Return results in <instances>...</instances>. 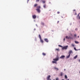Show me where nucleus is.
<instances>
[{
	"label": "nucleus",
	"mask_w": 80,
	"mask_h": 80,
	"mask_svg": "<svg viewBox=\"0 0 80 80\" xmlns=\"http://www.w3.org/2000/svg\"><path fill=\"white\" fill-rule=\"evenodd\" d=\"M53 60L54 61H52V63H55L56 64H57V61H58L59 58H57L54 59H53Z\"/></svg>",
	"instance_id": "1"
},
{
	"label": "nucleus",
	"mask_w": 80,
	"mask_h": 80,
	"mask_svg": "<svg viewBox=\"0 0 80 80\" xmlns=\"http://www.w3.org/2000/svg\"><path fill=\"white\" fill-rule=\"evenodd\" d=\"M68 46H64L62 48V50H67L68 48Z\"/></svg>",
	"instance_id": "2"
},
{
	"label": "nucleus",
	"mask_w": 80,
	"mask_h": 80,
	"mask_svg": "<svg viewBox=\"0 0 80 80\" xmlns=\"http://www.w3.org/2000/svg\"><path fill=\"white\" fill-rule=\"evenodd\" d=\"M51 77V76L50 75H49V76H48L47 77V80H51V79L50 78Z\"/></svg>",
	"instance_id": "3"
},
{
	"label": "nucleus",
	"mask_w": 80,
	"mask_h": 80,
	"mask_svg": "<svg viewBox=\"0 0 80 80\" xmlns=\"http://www.w3.org/2000/svg\"><path fill=\"white\" fill-rule=\"evenodd\" d=\"M32 17L34 19H35V18H37V16H36V15H33L32 16Z\"/></svg>",
	"instance_id": "4"
},
{
	"label": "nucleus",
	"mask_w": 80,
	"mask_h": 80,
	"mask_svg": "<svg viewBox=\"0 0 80 80\" xmlns=\"http://www.w3.org/2000/svg\"><path fill=\"white\" fill-rule=\"evenodd\" d=\"M44 41H45V42H48V39L47 38H45L44 39Z\"/></svg>",
	"instance_id": "5"
},
{
	"label": "nucleus",
	"mask_w": 80,
	"mask_h": 80,
	"mask_svg": "<svg viewBox=\"0 0 80 80\" xmlns=\"http://www.w3.org/2000/svg\"><path fill=\"white\" fill-rule=\"evenodd\" d=\"M36 10L38 12V13H40V10L39 9V8L36 9Z\"/></svg>",
	"instance_id": "6"
},
{
	"label": "nucleus",
	"mask_w": 80,
	"mask_h": 80,
	"mask_svg": "<svg viewBox=\"0 0 80 80\" xmlns=\"http://www.w3.org/2000/svg\"><path fill=\"white\" fill-rule=\"evenodd\" d=\"M65 56L62 55L60 57V58H65Z\"/></svg>",
	"instance_id": "7"
},
{
	"label": "nucleus",
	"mask_w": 80,
	"mask_h": 80,
	"mask_svg": "<svg viewBox=\"0 0 80 80\" xmlns=\"http://www.w3.org/2000/svg\"><path fill=\"white\" fill-rule=\"evenodd\" d=\"M40 42L42 43H43V41L42 39H40Z\"/></svg>",
	"instance_id": "8"
},
{
	"label": "nucleus",
	"mask_w": 80,
	"mask_h": 80,
	"mask_svg": "<svg viewBox=\"0 0 80 80\" xmlns=\"http://www.w3.org/2000/svg\"><path fill=\"white\" fill-rule=\"evenodd\" d=\"M70 54H69L68 56H67L66 58H70Z\"/></svg>",
	"instance_id": "9"
},
{
	"label": "nucleus",
	"mask_w": 80,
	"mask_h": 80,
	"mask_svg": "<svg viewBox=\"0 0 80 80\" xmlns=\"http://www.w3.org/2000/svg\"><path fill=\"white\" fill-rule=\"evenodd\" d=\"M63 72H61V73L60 74V76H63Z\"/></svg>",
	"instance_id": "10"
},
{
	"label": "nucleus",
	"mask_w": 80,
	"mask_h": 80,
	"mask_svg": "<svg viewBox=\"0 0 80 80\" xmlns=\"http://www.w3.org/2000/svg\"><path fill=\"white\" fill-rule=\"evenodd\" d=\"M38 38L40 39H42V38H41V36H40V34L38 35Z\"/></svg>",
	"instance_id": "11"
},
{
	"label": "nucleus",
	"mask_w": 80,
	"mask_h": 80,
	"mask_svg": "<svg viewBox=\"0 0 80 80\" xmlns=\"http://www.w3.org/2000/svg\"><path fill=\"white\" fill-rule=\"evenodd\" d=\"M41 1L43 3H45V1H43V0H41Z\"/></svg>",
	"instance_id": "12"
},
{
	"label": "nucleus",
	"mask_w": 80,
	"mask_h": 80,
	"mask_svg": "<svg viewBox=\"0 0 80 80\" xmlns=\"http://www.w3.org/2000/svg\"><path fill=\"white\" fill-rule=\"evenodd\" d=\"M54 69L56 70H58V68H57L54 67Z\"/></svg>",
	"instance_id": "13"
},
{
	"label": "nucleus",
	"mask_w": 80,
	"mask_h": 80,
	"mask_svg": "<svg viewBox=\"0 0 80 80\" xmlns=\"http://www.w3.org/2000/svg\"><path fill=\"white\" fill-rule=\"evenodd\" d=\"M72 53V51H70L69 52V54L70 55Z\"/></svg>",
	"instance_id": "14"
},
{
	"label": "nucleus",
	"mask_w": 80,
	"mask_h": 80,
	"mask_svg": "<svg viewBox=\"0 0 80 80\" xmlns=\"http://www.w3.org/2000/svg\"><path fill=\"white\" fill-rule=\"evenodd\" d=\"M37 5H38V4H35L34 5V7H37Z\"/></svg>",
	"instance_id": "15"
},
{
	"label": "nucleus",
	"mask_w": 80,
	"mask_h": 80,
	"mask_svg": "<svg viewBox=\"0 0 80 80\" xmlns=\"http://www.w3.org/2000/svg\"><path fill=\"white\" fill-rule=\"evenodd\" d=\"M78 57V55H76L74 57V59H76V58H77Z\"/></svg>",
	"instance_id": "16"
},
{
	"label": "nucleus",
	"mask_w": 80,
	"mask_h": 80,
	"mask_svg": "<svg viewBox=\"0 0 80 80\" xmlns=\"http://www.w3.org/2000/svg\"><path fill=\"white\" fill-rule=\"evenodd\" d=\"M65 79H67V78H68L67 76L66 75H65Z\"/></svg>",
	"instance_id": "17"
},
{
	"label": "nucleus",
	"mask_w": 80,
	"mask_h": 80,
	"mask_svg": "<svg viewBox=\"0 0 80 80\" xmlns=\"http://www.w3.org/2000/svg\"><path fill=\"white\" fill-rule=\"evenodd\" d=\"M43 7H44V8H46V4H45L43 6Z\"/></svg>",
	"instance_id": "18"
},
{
	"label": "nucleus",
	"mask_w": 80,
	"mask_h": 80,
	"mask_svg": "<svg viewBox=\"0 0 80 80\" xmlns=\"http://www.w3.org/2000/svg\"><path fill=\"white\" fill-rule=\"evenodd\" d=\"M42 54L44 56H45V55H46V54H45V53L43 52L42 53Z\"/></svg>",
	"instance_id": "19"
},
{
	"label": "nucleus",
	"mask_w": 80,
	"mask_h": 80,
	"mask_svg": "<svg viewBox=\"0 0 80 80\" xmlns=\"http://www.w3.org/2000/svg\"><path fill=\"white\" fill-rule=\"evenodd\" d=\"M56 51H58H58H59V48H58V49H55Z\"/></svg>",
	"instance_id": "20"
},
{
	"label": "nucleus",
	"mask_w": 80,
	"mask_h": 80,
	"mask_svg": "<svg viewBox=\"0 0 80 80\" xmlns=\"http://www.w3.org/2000/svg\"><path fill=\"white\" fill-rule=\"evenodd\" d=\"M41 24L42 25H44V23H43V22H41Z\"/></svg>",
	"instance_id": "21"
},
{
	"label": "nucleus",
	"mask_w": 80,
	"mask_h": 80,
	"mask_svg": "<svg viewBox=\"0 0 80 80\" xmlns=\"http://www.w3.org/2000/svg\"><path fill=\"white\" fill-rule=\"evenodd\" d=\"M74 48L75 50H76V51H78V50H77V49L76 48Z\"/></svg>",
	"instance_id": "22"
},
{
	"label": "nucleus",
	"mask_w": 80,
	"mask_h": 80,
	"mask_svg": "<svg viewBox=\"0 0 80 80\" xmlns=\"http://www.w3.org/2000/svg\"><path fill=\"white\" fill-rule=\"evenodd\" d=\"M66 38H68V39H69V37H68L67 36L66 37Z\"/></svg>",
	"instance_id": "23"
},
{
	"label": "nucleus",
	"mask_w": 80,
	"mask_h": 80,
	"mask_svg": "<svg viewBox=\"0 0 80 80\" xmlns=\"http://www.w3.org/2000/svg\"><path fill=\"white\" fill-rule=\"evenodd\" d=\"M38 8L39 9H40L41 7L40 6H39L38 7Z\"/></svg>",
	"instance_id": "24"
},
{
	"label": "nucleus",
	"mask_w": 80,
	"mask_h": 80,
	"mask_svg": "<svg viewBox=\"0 0 80 80\" xmlns=\"http://www.w3.org/2000/svg\"><path fill=\"white\" fill-rule=\"evenodd\" d=\"M39 1L40 0H36V2H39Z\"/></svg>",
	"instance_id": "25"
},
{
	"label": "nucleus",
	"mask_w": 80,
	"mask_h": 80,
	"mask_svg": "<svg viewBox=\"0 0 80 80\" xmlns=\"http://www.w3.org/2000/svg\"><path fill=\"white\" fill-rule=\"evenodd\" d=\"M75 43H78V42L77 41H75Z\"/></svg>",
	"instance_id": "26"
},
{
	"label": "nucleus",
	"mask_w": 80,
	"mask_h": 80,
	"mask_svg": "<svg viewBox=\"0 0 80 80\" xmlns=\"http://www.w3.org/2000/svg\"><path fill=\"white\" fill-rule=\"evenodd\" d=\"M59 79H58V78H56V80H58Z\"/></svg>",
	"instance_id": "27"
},
{
	"label": "nucleus",
	"mask_w": 80,
	"mask_h": 80,
	"mask_svg": "<svg viewBox=\"0 0 80 80\" xmlns=\"http://www.w3.org/2000/svg\"><path fill=\"white\" fill-rule=\"evenodd\" d=\"M72 47H74V44H72Z\"/></svg>",
	"instance_id": "28"
},
{
	"label": "nucleus",
	"mask_w": 80,
	"mask_h": 80,
	"mask_svg": "<svg viewBox=\"0 0 80 80\" xmlns=\"http://www.w3.org/2000/svg\"><path fill=\"white\" fill-rule=\"evenodd\" d=\"M59 47H62V46L60 45H58Z\"/></svg>",
	"instance_id": "29"
},
{
	"label": "nucleus",
	"mask_w": 80,
	"mask_h": 80,
	"mask_svg": "<svg viewBox=\"0 0 80 80\" xmlns=\"http://www.w3.org/2000/svg\"><path fill=\"white\" fill-rule=\"evenodd\" d=\"M57 13H58V14H59V13H60V12H58Z\"/></svg>",
	"instance_id": "30"
},
{
	"label": "nucleus",
	"mask_w": 80,
	"mask_h": 80,
	"mask_svg": "<svg viewBox=\"0 0 80 80\" xmlns=\"http://www.w3.org/2000/svg\"><path fill=\"white\" fill-rule=\"evenodd\" d=\"M76 36H77V35H76V34H74V36L75 37H76Z\"/></svg>",
	"instance_id": "31"
},
{
	"label": "nucleus",
	"mask_w": 80,
	"mask_h": 80,
	"mask_svg": "<svg viewBox=\"0 0 80 80\" xmlns=\"http://www.w3.org/2000/svg\"><path fill=\"white\" fill-rule=\"evenodd\" d=\"M76 30H78V29L76 28Z\"/></svg>",
	"instance_id": "32"
},
{
	"label": "nucleus",
	"mask_w": 80,
	"mask_h": 80,
	"mask_svg": "<svg viewBox=\"0 0 80 80\" xmlns=\"http://www.w3.org/2000/svg\"><path fill=\"white\" fill-rule=\"evenodd\" d=\"M63 40H64V41H65V38H64Z\"/></svg>",
	"instance_id": "33"
},
{
	"label": "nucleus",
	"mask_w": 80,
	"mask_h": 80,
	"mask_svg": "<svg viewBox=\"0 0 80 80\" xmlns=\"http://www.w3.org/2000/svg\"><path fill=\"white\" fill-rule=\"evenodd\" d=\"M59 23V21H58V23Z\"/></svg>",
	"instance_id": "34"
},
{
	"label": "nucleus",
	"mask_w": 80,
	"mask_h": 80,
	"mask_svg": "<svg viewBox=\"0 0 80 80\" xmlns=\"http://www.w3.org/2000/svg\"><path fill=\"white\" fill-rule=\"evenodd\" d=\"M64 71H65V70H66V69H64Z\"/></svg>",
	"instance_id": "35"
},
{
	"label": "nucleus",
	"mask_w": 80,
	"mask_h": 80,
	"mask_svg": "<svg viewBox=\"0 0 80 80\" xmlns=\"http://www.w3.org/2000/svg\"><path fill=\"white\" fill-rule=\"evenodd\" d=\"M75 15H77V13L76 12L75 13Z\"/></svg>",
	"instance_id": "36"
},
{
	"label": "nucleus",
	"mask_w": 80,
	"mask_h": 80,
	"mask_svg": "<svg viewBox=\"0 0 80 80\" xmlns=\"http://www.w3.org/2000/svg\"><path fill=\"white\" fill-rule=\"evenodd\" d=\"M79 19H80V17H79Z\"/></svg>",
	"instance_id": "37"
},
{
	"label": "nucleus",
	"mask_w": 80,
	"mask_h": 80,
	"mask_svg": "<svg viewBox=\"0 0 80 80\" xmlns=\"http://www.w3.org/2000/svg\"><path fill=\"white\" fill-rule=\"evenodd\" d=\"M73 11H75V10H74Z\"/></svg>",
	"instance_id": "38"
},
{
	"label": "nucleus",
	"mask_w": 80,
	"mask_h": 80,
	"mask_svg": "<svg viewBox=\"0 0 80 80\" xmlns=\"http://www.w3.org/2000/svg\"><path fill=\"white\" fill-rule=\"evenodd\" d=\"M78 16H79V14H78Z\"/></svg>",
	"instance_id": "39"
},
{
	"label": "nucleus",
	"mask_w": 80,
	"mask_h": 80,
	"mask_svg": "<svg viewBox=\"0 0 80 80\" xmlns=\"http://www.w3.org/2000/svg\"><path fill=\"white\" fill-rule=\"evenodd\" d=\"M29 1V0H28V2Z\"/></svg>",
	"instance_id": "40"
},
{
	"label": "nucleus",
	"mask_w": 80,
	"mask_h": 80,
	"mask_svg": "<svg viewBox=\"0 0 80 80\" xmlns=\"http://www.w3.org/2000/svg\"><path fill=\"white\" fill-rule=\"evenodd\" d=\"M78 38H79V36H78Z\"/></svg>",
	"instance_id": "41"
},
{
	"label": "nucleus",
	"mask_w": 80,
	"mask_h": 80,
	"mask_svg": "<svg viewBox=\"0 0 80 80\" xmlns=\"http://www.w3.org/2000/svg\"><path fill=\"white\" fill-rule=\"evenodd\" d=\"M79 62H80V59L79 60Z\"/></svg>",
	"instance_id": "42"
},
{
	"label": "nucleus",
	"mask_w": 80,
	"mask_h": 80,
	"mask_svg": "<svg viewBox=\"0 0 80 80\" xmlns=\"http://www.w3.org/2000/svg\"><path fill=\"white\" fill-rule=\"evenodd\" d=\"M62 80H64V79H62Z\"/></svg>",
	"instance_id": "43"
},
{
	"label": "nucleus",
	"mask_w": 80,
	"mask_h": 80,
	"mask_svg": "<svg viewBox=\"0 0 80 80\" xmlns=\"http://www.w3.org/2000/svg\"><path fill=\"white\" fill-rule=\"evenodd\" d=\"M79 73H80V72H79Z\"/></svg>",
	"instance_id": "44"
},
{
	"label": "nucleus",
	"mask_w": 80,
	"mask_h": 80,
	"mask_svg": "<svg viewBox=\"0 0 80 80\" xmlns=\"http://www.w3.org/2000/svg\"><path fill=\"white\" fill-rule=\"evenodd\" d=\"M55 80V79H54V80Z\"/></svg>",
	"instance_id": "45"
}]
</instances>
